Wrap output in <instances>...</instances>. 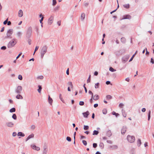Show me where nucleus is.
Wrapping results in <instances>:
<instances>
[{
  "mask_svg": "<svg viewBox=\"0 0 154 154\" xmlns=\"http://www.w3.org/2000/svg\"><path fill=\"white\" fill-rule=\"evenodd\" d=\"M47 47L46 45L44 46L42 48L41 52V57L42 58L45 54L46 52Z\"/></svg>",
  "mask_w": 154,
  "mask_h": 154,
  "instance_id": "f257e3e1",
  "label": "nucleus"
},
{
  "mask_svg": "<svg viewBox=\"0 0 154 154\" xmlns=\"http://www.w3.org/2000/svg\"><path fill=\"white\" fill-rule=\"evenodd\" d=\"M15 39H13L11 40L8 43V48H11L14 46L16 44L17 42L14 41Z\"/></svg>",
  "mask_w": 154,
  "mask_h": 154,
  "instance_id": "f03ea898",
  "label": "nucleus"
},
{
  "mask_svg": "<svg viewBox=\"0 0 154 154\" xmlns=\"http://www.w3.org/2000/svg\"><path fill=\"white\" fill-rule=\"evenodd\" d=\"M32 33V28L31 27H29L28 29L26 32V37L27 38H29L31 36Z\"/></svg>",
  "mask_w": 154,
  "mask_h": 154,
  "instance_id": "7ed1b4c3",
  "label": "nucleus"
},
{
  "mask_svg": "<svg viewBox=\"0 0 154 154\" xmlns=\"http://www.w3.org/2000/svg\"><path fill=\"white\" fill-rule=\"evenodd\" d=\"M127 139L129 142L132 143L135 141V138L134 136L128 135L127 136Z\"/></svg>",
  "mask_w": 154,
  "mask_h": 154,
  "instance_id": "20e7f679",
  "label": "nucleus"
},
{
  "mask_svg": "<svg viewBox=\"0 0 154 154\" xmlns=\"http://www.w3.org/2000/svg\"><path fill=\"white\" fill-rule=\"evenodd\" d=\"M13 32V29H10L8 30L7 32V36L6 37V38H11L10 36L12 34Z\"/></svg>",
  "mask_w": 154,
  "mask_h": 154,
  "instance_id": "39448f33",
  "label": "nucleus"
},
{
  "mask_svg": "<svg viewBox=\"0 0 154 154\" xmlns=\"http://www.w3.org/2000/svg\"><path fill=\"white\" fill-rule=\"evenodd\" d=\"M22 90V88L20 86H18L17 87V89L15 90V92L20 94L21 93V91Z\"/></svg>",
  "mask_w": 154,
  "mask_h": 154,
  "instance_id": "423d86ee",
  "label": "nucleus"
},
{
  "mask_svg": "<svg viewBox=\"0 0 154 154\" xmlns=\"http://www.w3.org/2000/svg\"><path fill=\"white\" fill-rule=\"evenodd\" d=\"M131 18V16L129 14H126L124 15L123 17L122 18V20L123 19H130Z\"/></svg>",
  "mask_w": 154,
  "mask_h": 154,
  "instance_id": "0eeeda50",
  "label": "nucleus"
},
{
  "mask_svg": "<svg viewBox=\"0 0 154 154\" xmlns=\"http://www.w3.org/2000/svg\"><path fill=\"white\" fill-rule=\"evenodd\" d=\"M129 58V56L128 55H126L125 56H124L122 58V62H123L124 63H125L126 62H127Z\"/></svg>",
  "mask_w": 154,
  "mask_h": 154,
  "instance_id": "6e6552de",
  "label": "nucleus"
},
{
  "mask_svg": "<svg viewBox=\"0 0 154 154\" xmlns=\"http://www.w3.org/2000/svg\"><path fill=\"white\" fill-rule=\"evenodd\" d=\"M127 127L126 126H123L121 129V133L122 134H124L126 131Z\"/></svg>",
  "mask_w": 154,
  "mask_h": 154,
  "instance_id": "1a4fd4ad",
  "label": "nucleus"
},
{
  "mask_svg": "<svg viewBox=\"0 0 154 154\" xmlns=\"http://www.w3.org/2000/svg\"><path fill=\"white\" fill-rule=\"evenodd\" d=\"M31 146L32 149L38 151L40 150V148L39 147L36 146L35 145H31Z\"/></svg>",
  "mask_w": 154,
  "mask_h": 154,
  "instance_id": "9d476101",
  "label": "nucleus"
},
{
  "mask_svg": "<svg viewBox=\"0 0 154 154\" xmlns=\"http://www.w3.org/2000/svg\"><path fill=\"white\" fill-rule=\"evenodd\" d=\"M53 19L54 17L52 16H51L49 18L48 23L49 25H51L52 24L53 21Z\"/></svg>",
  "mask_w": 154,
  "mask_h": 154,
  "instance_id": "9b49d317",
  "label": "nucleus"
},
{
  "mask_svg": "<svg viewBox=\"0 0 154 154\" xmlns=\"http://www.w3.org/2000/svg\"><path fill=\"white\" fill-rule=\"evenodd\" d=\"M82 114L84 117L87 118L89 114V112L88 111H87L85 112H83Z\"/></svg>",
  "mask_w": 154,
  "mask_h": 154,
  "instance_id": "f8f14e48",
  "label": "nucleus"
},
{
  "mask_svg": "<svg viewBox=\"0 0 154 154\" xmlns=\"http://www.w3.org/2000/svg\"><path fill=\"white\" fill-rule=\"evenodd\" d=\"M6 125L8 127H12L14 126V124L12 122H9L7 123Z\"/></svg>",
  "mask_w": 154,
  "mask_h": 154,
  "instance_id": "ddd939ff",
  "label": "nucleus"
},
{
  "mask_svg": "<svg viewBox=\"0 0 154 154\" xmlns=\"http://www.w3.org/2000/svg\"><path fill=\"white\" fill-rule=\"evenodd\" d=\"M34 134H32L30 135H29L26 139V141H27L29 139L33 138L34 137Z\"/></svg>",
  "mask_w": 154,
  "mask_h": 154,
  "instance_id": "4468645a",
  "label": "nucleus"
},
{
  "mask_svg": "<svg viewBox=\"0 0 154 154\" xmlns=\"http://www.w3.org/2000/svg\"><path fill=\"white\" fill-rule=\"evenodd\" d=\"M17 135L18 136H20L22 137H23L25 135L24 133L21 132H18Z\"/></svg>",
  "mask_w": 154,
  "mask_h": 154,
  "instance_id": "2eb2a0df",
  "label": "nucleus"
},
{
  "mask_svg": "<svg viewBox=\"0 0 154 154\" xmlns=\"http://www.w3.org/2000/svg\"><path fill=\"white\" fill-rule=\"evenodd\" d=\"M18 15L19 17H21L23 15V12L21 10H20L18 12Z\"/></svg>",
  "mask_w": 154,
  "mask_h": 154,
  "instance_id": "dca6fc26",
  "label": "nucleus"
},
{
  "mask_svg": "<svg viewBox=\"0 0 154 154\" xmlns=\"http://www.w3.org/2000/svg\"><path fill=\"white\" fill-rule=\"evenodd\" d=\"M112 133L110 130L108 131L106 133V135L108 137H110L112 135Z\"/></svg>",
  "mask_w": 154,
  "mask_h": 154,
  "instance_id": "f3484780",
  "label": "nucleus"
},
{
  "mask_svg": "<svg viewBox=\"0 0 154 154\" xmlns=\"http://www.w3.org/2000/svg\"><path fill=\"white\" fill-rule=\"evenodd\" d=\"M16 98L17 99H23V97L22 96V95H21L20 94H18V95H17L16 96Z\"/></svg>",
  "mask_w": 154,
  "mask_h": 154,
  "instance_id": "a211bd4d",
  "label": "nucleus"
},
{
  "mask_svg": "<svg viewBox=\"0 0 154 154\" xmlns=\"http://www.w3.org/2000/svg\"><path fill=\"white\" fill-rule=\"evenodd\" d=\"M85 14L83 13H82L81 14V19L83 21L84 19H85Z\"/></svg>",
  "mask_w": 154,
  "mask_h": 154,
  "instance_id": "6ab92c4d",
  "label": "nucleus"
},
{
  "mask_svg": "<svg viewBox=\"0 0 154 154\" xmlns=\"http://www.w3.org/2000/svg\"><path fill=\"white\" fill-rule=\"evenodd\" d=\"M122 115L124 117H125L126 116L127 114L125 112V111L122 109Z\"/></svg>",
  "mask_w": 154,
  "mask_h": 154,
  "instance_id": "aec40b11",
  "label": "nucleus"
},
{
  "mask_svg": "<svg viewBox=\"0 0 154 154\" xmlns=\"http://www.w3.org/2000/svg\"><path fill=\"white\" fill-rule=\"evenodd\" d=\"M48 101L49 104H50L51 105L53 102V100L49 96L48 98Z\"/></svg>",
  "mask_w": 154,
  "mask_h": 154,
  "instance_id": "412c9836",
  "label": "nucleus"
},
{
  "mask_svg": "<svg viewBox=\"0 0 154 154\" xmlns=\"http://www.w3.org/2000/svg\"><path fill=\"white\" fill-rule=\"evenodd\" d=\"M121 41L123 43H125L126 42V39L124 37H122L121 39Z\"/></svg>",
  "mask_w": 154,
  "mask_h": 154,
  "instance_id": "4be33fe9",
  "label": "nucleus"
},
{
  "mask_svg": "<svg viewBox=\"0 0 154 154\" xmlns=\"http://www.w3.org/2000/svg\"><path fill=\"white\" fill-rule=\"evenodd\" d=\"M38 89L37 90H38V92L39 93H40L41 92V90L42 89V86H41V85H38Z\"/></svg>",
  "mask_w": 154,
  "mask_h": 154,
  "instance_id": "5701e85b",
  "label": "nucleus"
},
{
  "mask_svg": "<svg viewBox=\"0 0 154 154\" xmlns=\"http://www.w3.org/2000/svg\"><path fill=\"white\" fill-rule=\"evenodd\" d=\"M99 133V132L98 131L94 130L93 133V135H97Z\"/></svg>",
  "mask_w": 154,
  "mask_h": 154,
  "instance_id": "b1692460",
  "label": "nucleus"
},
{
  "mask_svg": "<svg viewBox=\"0 0 154 154\" xmlns=\"http://www.w3.org/2000/svg\"><path fill=\"white\" fill-rule=\"evenodd\" d=\"M99 98V96L98 95L96 94L94 96V100H96Z\"/></svg>",
  "mask_w": 154,
  "mask_h": 154,
  "instance_id": "393cba45",
  "label": "nucleus"
},
{
  "mask_svg": "<svg viewBox=\"0 0 154 154\" xmlns=\"http://www.w3.org/2000/svg\"><path fill=\"white\" fill-rule=\"evenodd\" d=\"M137 145L138 146H140L141 144V140L139 139L137 141Z\"/></svg>",
  "mask_w": 154,
  "mask_h": 154,
  "instance_id": "a878e982",
  "label": "nucleus"
},
{
  "mask_svg": "<svg viewBox=\"0 0 154 154\" xmlns=\"http://www.w3.org/2000/svg\"><path fill=\"white\" fill-rule=\"evenodd\" d=\"M99 146L101 149H103L104 148V144L103 143H100L99 144Z\"/></svg>",
  "mask_w": 154,
  "mask_h": 154,
  "instance_id": "bb28decb",
  "label": "nucleus"
},
{
  "mask_svg": "<svg viewBox=\"0 0 154 154\" xmlns=\"http://www.w3.org/2000/svg\"><path fill=\"white\" fill-rule=\"evenodd\" d=\"M16 111V109L15 108H12L9 111L10 112H14Z\"/></svg>",
  "mask_w": 154,
  "mask_h": 154,
  "instance_id": "cd10ccee",
  "label": "nucleus"
},
{
  "mask_svg": "<svg viewBox=\"0 0 154 154\" xmlns=\"http://www.w3.org/2000/svg\"><path fill=\"white\" fill-rule=\"evenodd\" d=\"M150 115H151V111L150 110H149V111L148 113V121H149L150 119V117H151Z\"/></svg>",
  "mask_w": 154,
  "mask_h": 154,
  "instance_id": "c85d7f7f",
  "label": "nucleus"
},
{
  "mask_svg": "<svg viewBox=\"0 0 154 154\" xmlns=\"http://www.w3.org/2000/svg\"><path fill=\"white\" fill-rule=\"evenodd\" d=\"M89 127L88 126V125H84V126L83 128H84V130H88L89 129Z\"/></svg>",
  "mask_w": 154,
  "mask_h": 154,
  "instance_id": "c756f323",
  "label": "nucleus"
},
{
  "mask_svg": "<svg viewBox=\"0 0 154 154\" xmlns=\"http://www.w3.org/2000/svg\"><path fill=\"white\" fill-rule=\"evenodd\" d=\"M103 113L104 114H106L107 113V111L106 109H103L102 110Z\"/></svg>",
  "mask_w": 154,
  "mask_h": 154,
  "instance_id": "7c9ffc66",
  "label": "nucleus"
},
{
  "mask_svg": "<svg viewBox=\"0 0 154 154\" xmlns=\"http://www.w3.org/2000/svg\"><path fill=\"white\" fill-rule=\"evenodd\" d=\"M124 106V105L123 103H121L119 105V107L120 108H123Z\"/></svg>",
  "mask_w": 154,
  "mask_h": 154,
  "instance_id": "2f4dec72",
  "label": "nucleus"
},
{
  "mask_svg": "<svg viewBox=\"0 0 154 154\" xmlns=\"http://www.w3.org/2000/svg\"><path fill=\"white\" fill-rule=\"evenodd\" d=\"M109 70L110 71L112 72H114L116 71V69H114L112 67H110V68H109Z\"/></svg>",
  "mask_w": 154,
  "mask_h": 154,
  "instance_id": "473e14b6",
  "label": "nucleus"
},
{
  "mask_svg": "<svg viewBox=\"0 0 154 154\" xmlns=\"http://www.w3.org/2000/svg\"><path fill=\"white\" fill-rule=\"evenodd\" d=\"M12 118L14 120H16L17 118V116L16 114H14L12 116Z\"/></svg>",
  "mask_w": 154,
  "mask_h": 154,
  "instance_id": "72a5a7b5",
  "label": "nucleus"
},
{
  "mask_svg": "<svg viewBox=\"0 0 154 154\" xmlns=\"http://www.w3.org/2000/svg\"><path fill=\"white\" fill-rule=\"evenodd\" d=\"M99 83H97L96 84H95V88H99Z\"/></svg>",
  "mask_w": 154,
  "mask_h": 154,
  "instance_id": "f704fd0d",
  "label": "nucleus"
},
{
  "mask_svg": "<svg viewBox=\"0 0 154 154\" xmlns=\"http://www.w3.org/2000/svg\"><path fill=\"white\" fill-rule=\"evenodd\" d=\"M124 7L126 8H129V4L124 5Z\"/></svg>",
  "mask_w": 154,
  "mask_h": 154,
  "instance_id": "c9c22d12",
  "label": "nucleus"
},
{
  "mask_svg": "<svg viewBox=\"0 0 154 154\" xmlns=\"http://www.w3.org/2000/svg\"><path fill=\"white\" fill-rule=\"evenodd\" d=\"M57 4V1L56 0H53L52 5L54 6L56 5Z\"/></svg>",
  "mask_w": 154,
  "mask_h": 154,
  "instance_id": "e433bc0d",
  "label": "nucleus"
},
{
  "mask_svg": "<svg viewBox=\"0 0 154 154\" xmlns=\"http://www.w3.org/2000/svg\"><path fill=\"white\" fill-rule=\"evenodd\" d=\"M18 79L20 80H21L23 79V77L21 75H19L18 76Z\"/></svg>",
  "mask_w": 154,
  "mask_h": 154,
  "instance_id": "4c0bfd02",
  "label": "nucleus"
},
{
  "mask_svg": "<svg viewBox=\"0 0 154 154\" xmlns=\"http://www.w3.org/2000/svg\"><path fill=\"white\" fill-rule=\"evenodd\" d=\"M66 140L69 142H70L71 141V139L69 137H67L66 138Z\"/></svg>",
  "mask_w": 154,
  "mask_h": 154,
  "instance_id": "58836bf2",
  "label": "nucleus"
},
{
  "mask_svg": "<svg viewBox=\"0 0 154 154\" xmlns=\"http://www.w3.org/2000/svg\"><path fill=\"white\" fill-rule=\"evenodd\" d=\"M91 82V75H90L87 80V82L89 83L90 82Z\"/></svg>",
  "mask_w": 154,
  "mask_h": 154,
  "instance_id": "ea45409f",
  "label": "nucleus"
},
{
  "mask_svg": "<svg viewBox=\"0 0 154 154\" xmlns=\"http://www.w3.org/2000/svg\"><path fill=\"white\" fill-rule=\"evenodd\" d=\"M48 152V149H43V154H47V153Z\"/></svg>",
  "mask_w": 154,
  "mask_h": 154,
  "instance_id": "a19ab883",
  "label": "nucleus"
},
{
  "mask_svg": "<svg viewBox=\"0 0 154 154\" xmlns=\"http://www.w3.org/2000/svg\"><path fill=\"white\" fill-rule=\"evenodd\" d=\"M84 104V102L83 101H80L79 103V105L80 106H83Z\"/></svg>",
  "mask_w": 154,
  "mask_h": 154,
  "instance_id": "79ce46f5",
  "label": "nucleus"
},
{
  "mask_svg": "<svg viewBox=\"0 0 154 154\" xmlns=\"http://www.w3.org/2000/svg\"><path fill=\"white\" fill-rule=\"evenodd\" d=\"M82 143L85 146H86L87 145V142L85 140H83L82 141Z\"/></svg>",
  "mask_w": 154,
  "mask_h": 154,
  "instance_id": "37998d69",
  "label": "nucleus"
},
{
  "mask_svg": "<svg viewBox=\"0 0 154 154\" xmlns=\"http://www.w3.org/2000/svg\"><path fill=\"white\" fill-rule=\"evenodd\" d=\"M68 84L72 88L73 87V86L72 82H69Z\"/></svg>",
  "mask_w": 154,
  "mask_h": 154,
  "instance_id": "c03bdc74",
  "label": "nucleus"
},
{
  "mask_svg": "<svg viewBox=\"0 0 154 154\" xmlns=\"http://www.w3.org/2000/svg\"><path fill=\"white\" fill-rule=\"evenodd\" d=\"M8 20V18H7L6 20H5L4 22H3V24L4 25H6L7 23Z\"/></svg>",
  "mask_w": 154,
  "mask_h": 154,
  "instance_id": "a18cd8bd",
  "label": "nucleus"
},
{
  "mask_svg": "<svg viewBox=\"0 0 154 154\" xmlns=\"http://www.w3.org/2000/svg\"><path fill=\"white\" fill-rule=\"evenodd\" d=\"M93 146L94 148H96L97 146V143H94L93 144Z\"/></svg>",
  "mask_w": 154,
  "mask_h": 154,
  "instance_id": "49530a36",
  "label": "nucleus"
},
{
  "mask_svg": "<svg viewBox=\"0 0 154 154\" xmlns=\"http://www.w3.org/2000/svg\"><path fill=\"white\" fill-rule=\"evenodd\" d=\"M106 97L107 99H109L112 98V96L110 95H108L106 96Z\"/></svg>",
  "mask_w": 154,
  "mask_h": 154,
  "instance_id": "de8ad7c7",
  "label": "nucleus"
},
{
  "mask_svg": "<svg viewBox=\"0 0 154 154\" xmlns=\"http://www.w3.org/2000/svg\"><path fill=\"white\" fill-rule=\"evenodd\" d=\"M6 49V47L4 46L1 47V49L2 50H5Z\"/></svg>",
  "mask_w": 154,
  "mask_h": 154,
  "instance_id": "09e8293b",
  "label": "nucleus"
},
{
  "mask_svg": "<svg viewBox=\"0 0 154 154\" xmlns=\"http://www.w3.org/2000/svg\"><path fill=\"white\" fill-rule=\"evenodd\" d=\"M59 97H60V99L63 102V99L62 97H61V94H60V95H59Z\"/></svg>",
  "mask_w": 154,
  "mask_h": 154,
  "instance_id": "8fccbe9b",
  "label": "nucleus"
},
{
  "mask_svg": "<svg viewBox=\"0 0 154 154\" xmlns=\"http://www.w3.org/2000/svg\"><path fill=\"white\" fill-rule=\"evenodd\" d=\"M31 42H32L31 39L29 38L28 40V44L29 45H30L31 44Z\"/></svg>",
  "mask_w": 154,
  "mask_h": 154,
  "instance_id": "3c124183",
  "label": "nucleus"
},
{
  "mask_svg": "<svg viewBox=\"0 0 154 154\" xmlns=\"http://www.w3.org/2000/svg\"><path fill=\"white\" fill-rule=\"evenodd\" d=\"M44 17H42L41 19L39 21H40V23H41V24H42V23H43L42 22V21L43 20V19H44Z\"/></svg>",
  "mask_w": 154,
  "mask_h": 154,
  "instance_id": "603ef678",
  "label": "nucleus"
},
{
  "mask_svg": "<svg viewBox=\"0 0 154 154\" xmlns=\"http://www.w3.org/2000/svg\"><path fill=\"white\" fill-rule=\"evenodd\" d=\"M22 52L18 54V55L17 57L16 58V59H18L20 57V56L22 55Z\"/></svg>",
  "mask_w": 154,
  "mask_h": 154,
  "instance_id": "864d4df0",
  "label": "nucleus"
},
{
  "mask_svg": "<svg viewBox=\"0 0 154 154\" xmlns=\"http://www.w3.org/2000/svg\"><path fill=\"white\" fill-rule=\"evenodd\" d=\"M38 48H39V46H36L35 47V50H34V53H35V52L38 50Z\"/></svg>",
  "mask_w": 154,
  "mask_h": 154,
  "instance_id": "5fc2aeb1",
  "label": "nucleus"
},
{
  "mask_svg": "<svg viewBox=\"0 0 154 154\" xmlns=\"http://www.w3.org/2000/svg\"><path fill=\"white\" fill-rule=\"evenodd\" d=\"M17 34V36L19 37H20V36L21 35V33L20 32H18Z\"/></svg>",
  "mask_w": 154,
  "mask_h": 154,
  "instance_id": "6e6d98bb",
  "label": "nucleus"
},
{
  "mask_svg": "<svg viewBox=\"0 0 154 154\" xmlns=\"http://www.w3.org/2000/svg\"><path fill=\"white\" fill-rule=\"evenodd\" d=\"M98 72L97 71H95L94 73V75L97 76L98 75Z\"/></svg>",
  "mask_w": 154,
  "mask_h": 154,
  "instance_id": "4d7b16f0",
  "label": "nucleus"
},
{
  "mask_svg": "<svg viewBox=\"0 0 154 154\" xmlns=\"http://www.w3.org/2000/svg\"><path fill=\"white\" fill-rule=\"evenodd\" d=\"M150 62L151 63H152V64H154V60L152 58L151 59V60Z\"/></svg>",
  "mask_w": 154,
  "mask_h": 154,
  "instance_id": "13d9d810",
  "label": "nucleus"
},
{
  "mask_svg": "<svg viewBox=\"0 0 154 154\" xmlns=\"http://www.w3.org/2000/svg\"><path fill=\"white\" fill-rule=\"evenodd\" d=\"M35 128V125H32L31 127V129L32 130L34 129Z\"/></svg>",
  "mask_w": 154,
  "mask_h": 154,
  "instance_id": "bf43d9fd",
  "label": "nucleus"
},
{
  "mask_svg": "<svg viewBox=\"0 0 154 154\" xmlns=\"http://www.w3.org/2000/svg\"><path fill=\"white\" fill-rule=\"evenodd\" d=\"M134 56V54L133 55V56H132V57H131V58L129 60V62H131Z\"/></svg>",
  "mask_w": 154,
  "mask_h": 154,
  "instance_id": "052dcab7",
  "label": "nucleus"
},
{
  "mask_svg": "<svg viewBox=\"0 0 154 154\" xmlns=\"http://www.w3.org/2000/svg\"><path fill=\"white\" fill-rule=\"evenodd\" d=\"M106 84L107 85H108L111 84V82L109 81H107L106 82Z\"/></svg>",
  "mask_w": 154,
  "mask_h": 154,
  "instance_id": "680f3d73",
  "label": "nucleus"
},
{
  "mask_svg": "<svg viewBox=\"0 0 154 154\" xmlns=\"http://www.w3.org/2000/svg\"><path fill=\"white\" fill-rule=\"evenodd\" d=\"M16 135H17L16 132H13V134H12V136L13 137L16 136Z\"/></svg>",
  "mask_w": 154,
  "mask_h": 154,
  "instance_id": "e2e57ef3",
  "label": "nucleus"
},
{
  "mask_svg": "<svg viewBox=\"0 0 154 154\" xmlns=\"http://www.w3.org/2000/svg\"><path fill=\"white\" fill-rule=\"evenodd\" d=\"M37 78H38V79H42L43 78V76L42 75L39 76Z\"/></svg>",
  "mask_w": 154,
  "mask_h": 154,
  "instance_id": "0e129e2a",
  "label": "nucleus"
},
{
  "mask_svg": "<svg viewBox=\"0 0 154 154\" xmlns=\"http://www.w3.org/2000/svg\"><path fill=\"white\" fill-rule=\"evenodd\" d=\"M11 23L10 21H8L7 23V25L8 26L11 25Z\"/></svg>",
  "mask_w": 154,
  "mask_h": 154,
  "instance_id": "69168bd1",
  "label": "nucleus"
},
{
  "mask_svg": "<svg viewBox=\"0 0 154 154\" xmlns=\"http://www.w3.org/2000/svg\"><path fill=\"white\" fill-rule=\"evenodd\" d=\"M106 142H107V143H110V144H111L112 143V141L111 140H107L106 141Z\"/></svg>",
  "mask_w": 154,
  "mask_h": 154,
  "instance_id": "338daca9",
  "label": "nucleus"
},
{
  "mask_svg": "<svg viewBox=\"0 0 154 154\" xmlns=\"http://www.w3.org/2000/svg\"><path fill=\"white\" fill-rule=\"evenodd\" d=\"M98 106V105L97 103H95L94 105V108H96Z\"/></svg>",
  "mask_w": 154,
  "mask_h": 154,
  "instance_id": "774afa93",
  "label": "nucleus"
}]
</instances>
